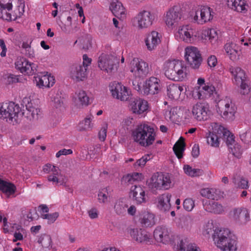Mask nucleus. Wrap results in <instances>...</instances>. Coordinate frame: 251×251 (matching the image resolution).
<instances>
[{
    "mask_svg": "<svg viewBox=\"0 0 251 251\" xmlns=\"http://www.w3.org/2000/svg\"><path fill=\"white\" fill-rule=\"evenodd\" d=\"M174 37L177 41L186 44H193L198 40L214 45L219 39L218 31L216 29L206 27L196 30L190 24L177 26L174 32Z\"/></svg>",
    "mask_w": 251,
    "mask_h": 251,
    "instance_id": "f257e3e1",
    "label": "nucleus"
},
{
    "mask_svg": "<svg viewBox=\"0 0 251 251\" xmlns=\"http://www.w3.org/2000/svg\"><path fill=\"white\" fill-rule=\"evenodd\" d=\"M164 75L169 79L177 82L185 81L188 75V69L184 62L179 59H169L163 64Z\"/></svg>",
    "mask_w": 251,
    "mask_h": 251,
    "instance_id": "f03ea898",
    "label": "nucleus"
},
{
    "mask_svg": "<svg viewBox=\"0 0 251 251\" xmlns=\"http://www.w3.org/2000/svg\"><path fill=\"white\" fill-rule=\"evenodd\" d=\"M215 245L222 251H236L237 240L235 236L227 229L217 228L212 236Z\"/></svg>",
    "mask_w": 251,
    "mask_h": 251,
    "instance_id": "7ed1b4c3",
    "label": "nucleus"
},
{
    "mask_svg": "<svg viewBox=\"0 0 251 251\" xmlns=\"http://www.w3.org/2000/svg\"><path fill=\"white\" fill-rule=\"evenodd\" d=\"M24 112L18 104L12 101L0 103V119L13 125L20 122Z\"/></svg>",
    "mask_w": 251,
    "mask_h": 251,
    "instance_id": "20e7f679",
    "label": "nucleus"
},
{
    "mask_svg": "<svg viewBox=\"0 0 251 251\" xmlns=\"http://www.w3.org/2000/svg\"><path fill=\"white\" fill-rule=\"evenodd\" d=\"M216 110L222 118L227 121L232 122L235 118L237 108L231 99L226 97L217 101Z\"/></svg>",
    "mask_w": 251,
    "mask_h": 251,
    "instance_id": "39448f33",
    "label": "nucleus"
},
{
    "mask_svg": "<svg viewBox=\"0 0 251 251\" xmlns=\"http://www.w3.org/2000/svg\"><path fill=\"white\" fill-rule=\"evenodd\" d=\"M155 20V14L150 10H143L139 11L131 20L132 27L138 30L150 28Z\"/></svg>",
    "mask_w": 251,
    "mask_h": 251,
    "instance_id": "423d86ee",
    "label": "nucleus"
},
{
    "mask_svg": "<svg viewBox=\"0 0 251 251\" xmlns=\"http://www.w3.org/2000/svg\"><path fill=\"white\" fill-rule=\"evenodd\" d=\"M213 13L210 7L199 5L192 9L190 12V17L193 23L203 25L212 20Z\"/></svg>",
    "mask_w": 251,
    "mask_h": 251,
    "instance_id": "0eeeda50",
    "label": "nucleus"
},
{
    "mask_svg": "<svg viewBox=\"0 0 251 251\" xmlns=\"http://www.w3.org/2000/svg\"><path fill=\"white\" fill-rule=\"evenodd\" d=\"M149 188L155 190H167L172 185L171 177L168 174L156 173L147 180Z\"/></svg>",
    "mask_w": 251,
    "mask_h": 251,
    "instance_id": "6e6552de",
    "label": "nucleus"
},
{
    "mask_svg": "<svg viewBox=\"0 0 251 251\" xmlns=\"http://www.w3.org/2000/svg\"><path fill=\"white\" fill-rule=\"evenodd\" d=\"M43 171L46 174H49L47 176V180L53 185H64L66 184L67 177L62 174L58 167L48 163L43 166Z\"/></svg>",
    "mask_w": 251,
    "mask_h": 251,
    "instance_id": "1a4fd4ad",
    "label": "nucleus"
},
{
    "mask_svg": "<svg viewBox=\"0 0 251 251\" xmlns=\"http://www.w3.org/2000/svg\"><path fill=\"white\" fill-rule=\"evenodd\" d=\"M119 58L112 55L101 54L99 57V68L108 74L116 71L119 67Z\"/></svg>",
    "mask_w": 251,
    "mask_h": 251,
    "instance_id": "9d476101",
    "label": "nucleus"
},
{
    "mask_svg": "<svg viewBox=\"0 0 251 251\" xmlns=\"http://www.w3.org/2000/svg\"><path fill=\"white\" fill-rule=\"evenodd\" d=\"M109 90L113 98L121 101L129 100L132 97L130 89L120 82H111L109 85Z\"/></svg>",
    "mask_w": 251,
    "mask_h": 251,
    "instance_id": "9b49d317",
    "label": "nucleus"
},
{
    "mask_svg": "<svg viewBox=\"0 0 251 251\" xmlns=\"http://www.w3.org/2000/svg\"><path fill=\"white\" fill-rule=\"evenodd\" d=\"M184 59L193 69H198L202 61L200 50L197 47L192 46H189L185 48Z\"/></svg>",
    "mask_w": 251,
    "mask_h": 251,
    "instance_id": "f8f14e48",
    "label": "nucleus"
},
{
    "mask_svg": "<svg viewBox=\"0 0 251 251\" xmlns=\"http://www.w3.org/2000/svg\"><path fill=\"white\" fill-rule=\"evenodd\" d=\"M129 69L135 78L144 77L150 72L148 63L138 58H134L130 62Z\"/></svg>",
    "mask_w": 251,
    "mask_h": 251,
    "instance_id": "ddd939ff",
    "label": "nucleus"
},
{
    "mask_svg": "<svg viewBox=\"0 0 251 251\" xmlns=\"http://www.w3.org/2000/svg\"><path fill=\"white\" fill-rule=\"evenodd\" d=\"M182 17L181 11L177 6H175L164 13L163 21L168 28L173 29L178 25Z\"/></svg>",
    "mask_w": 251,
    "mask_h": 251,
    "instance_id": "4468645a",
    "label": "nucleus"
},
{
    "mask_svg": "<svg viewBox=\"0 0 251 251\" xmlns=\"http://www.w3.org/2000/svg\"><path fill=\"white\" fill-rule=\"evenodd\" d=\"M192 115L198 122L205 121L210 119L212 111L207 103L198 102L192 107Z\"/></svg>",
    "mask_w": 251,
    "mask_h": 251,
    "instance_id": "2eb2a0df",
    "label": "nucleus"
},
{
    "mask_svg": "<svg viewBox=\"0 0 251 251\" xmlns=\"http://www.w3.org/2000/svg\"><path fill=\"white\" fill-rule=\"evenodd\" d=\"M209 129V134L207 136L208 144L213 147H218L220 136L226 133L225 128L218 123H211Z\"/></svg>",
    "mask_w": 251,
    "mask_h": 251,
    "instance_id": "dca6fc26",
    "label": "nucleus"
},
{
    "mask_svg": "<svg viewBox=\"0 0 251 251\" xmlns=\"http://www.w3.org/2000/svg\"><path fill=\"white\" fill-rule=\"evenodd\" d=\"M229 216L236 224L240 226L246 225L250 220L248 210L243 207L233 208L229 213Z\"/></svg>",
    "mask_w": 251,
    "mask_h": 251,
    "instance_id": "f3484780",
    "label": "nucleus"
},
{
    "mask_svg": "<svg viewBox=\"0 0 251 251\" xmlns=\"http://www.w3.org/2000/svg\"><path fill=\"white\" fill-rule=\"evenodd\" d=\"M162 88L161 80L157 77L151 76L145 81L142 92L145 95H154L159 93Z\"/></svg>",
    "mask_w": 251,
    "mask_h": 251,
    "instance_id": "a211bd4d",
    "label": "nucleus"
},
{
    "mask_svg": "<svg viewBox=\"0 0 251 251\" xmlns=\"http://www.w3.org/2000/svg\"><path fill=\"white\" fill-rule=\"evenodd\" d=\"M15 66L20 73L26 75H32L36 71V65L24 57H17Z\"/></svg>",
    "mask_w": 251,
    "mask_h": 251,
    "instance_id": "6ab92c4d",
    "label": "nucleus"
},
{
    "mask_svg": "<svg viewBox=\"0 0 251 251\" xmlns=\"http://www.w3.org/2000/svg\"><path fill=\"white\" fill-rule=\"evenodd\" d=\"M33 82L38 88L44 89L52 87L55 80L54 77L51 74L46 73L43 75L34 76Z\"/></svg>",
    "mask_w": 251,
    "mask_h": 251,
    "instance_id": "aec40b11",
    "label": "nucleus"
},
{
    "mask_svg": "<svg viewBox=\"0 0 251 251\" xmlns=\"http://www.w3.org/2000/svg\"><path fill=\"white\" fill-rule=\"evenodd\" d=\"M129 195L137 204L145 203L148 201L145 188L141 185L132 186L130 188Z\"/></svg>",
    "mask_w": 251,
    "mask_h": 251,
    "instance_id": "412c9836",
    "label": "nucleus"
},
{
    "mask_svg": "<svg viewBox=\"0 0 251 251\" xmlns=\"http://www.w3.org/2000/svg\"><path fill=\"white\" fill-rule=\"evenodd\" d=\"M172 195L171 193L165 192L157 196L154 203L158 209L162 212H168L171 208V200Z\"/></svg>",
    "mask_w": 251,
    "mask_h": 251,
    "instance_id": "4be33fe9",
    "label": "nucleus"
},
{
    "mask_svg": "<svg viewBox=\"0 0 251 251\" xmlns=\"http://www.w3.org/2000/svg\"><path fill=\"white\" fill-rule=\"evenodd\" d=\"M162 36L160 33L152 30L149 32L144 39L146 47L148 50L152 51L156 49L161 42Z\"/></svg>",
    "mask_w": 251,
    "mask_h": 251,
    "instance_id": "5701e85b",
    "label": "nucleus"
},
{
    "mask_svg": "<svg viewBox=\"0 0 251 251\" xmlns=\"http://www.w3.org/2000/svg\"><path fill=\"white\" fill-rule=\"evenodd\" d=\"M87 69L81 65H73L70 69V77L75 82L83 81L87 77Z\"/></svg>",
    "mask_w": 251,
    "mask_h": 251,
    "instance_id": "b1692460",
    "label": "nucleus"
},
{
    "mask_svg": "<svg viewBox=\"0 0 251 251\" xmlns=\"http://www.w3.org/2000/svg\"><path fill=\"white\" fill-rule=\"evenodd\" d=\"M129 107L130 110L134 114L141 115L146 112L149 107L147 101L145 100L136 98L130 101Z\"/></svg>",
    "mask_w": 251,
    "mask_h": 251,
    "instance_id": "393cba45",
    "label": "nucleus"
},
{
    "mask_svg": "<svg viewBox=\"0 0 251 251\" xmlns=\"http://www.w3.org/2000/svg\"><path fill=\"white\" fill-rule=\"evenodd\" d=\"M131 239L138 243H147L150 241L149 235L141 228H131L127 231Z\"/></svg>",
    "mask_w": 251,
    "mask_h": 251,
    "instance_id": "a878e982",
    "label": "nucleus"
},
{
    "mask_svg": "<svg viewBox=\"0 0 251 251\" xmlns=\"http://www.w3.org/2000/svg\"><path fill=\"white\" fill-rule=\"evenodd\" d=\"M153 236L158 242L168 244L172 240L171 231L165 226H157L153 232Z\"/></svg>",
    "mask_w": 251,
    "mask_h": 251,
    "instance_id": "bb28decb",
    "label": "nucleus"
},
{
    "mask_svg": "<svg viewBox=\"0 0 251 251\" xmlns=\"http://www.w3.org/2000/svg\"><path fill=\"white\" fill-rule=\"evenodd\" d=\"M184 86L176 84H170L167 88V95L168 97L171 100H182L184 96L181 94L184 91Z\"/></svg>",
    "mask_w": 251,
    "mask_h": 251,
    "instance_id": "cd10ccee",
    "label": "nucleus"
},
{
    "mask_svg": "<svg viewBox=\"0 0 251 251\" xmlns=\"http://www.w3.org/2000/svg\"><path fill=\"white\" fill-rule=\"evenodd\" d=\"M25 11H19V9L12 10L0 6V18L7 21H15L20 18L24 14Z\"/></svg>",
    "mask_w": 251,
    "mask_h": 251,
    "instance_id": "c85d7f7f",
    "label": "nucleus"
},
{
    "mask_svg": "<svg viewBox=\"0 0 251 251\" xmlns=\"http://www.w3.org/2000/svg\"><path fill=\"white\" fill-rule=\"evenodd\" d=\"M156 136L153 127L147 124L141 146L146 148L152 145L155 141Z\"/></svg>",
    "mask_w": 251,
    "mask_h": 251,
    "instance_id": "c756f323",
    "label": "nucleus"
},
{
    "mask_svg": "<svg viewBox=\"0 0 251 251\" xmlns=\"http://www.w3.org/2000/svg\"><path fill=\"white\" fill-rule=\"evenodd\" d=\"M227 4L231 10L242 13H246L249 8L246 0H227Z\"/></svg>",
    "mask_w": 251,
    "mask_h": 251,
    "instance_id": "7c9ffc66",
    "label": "nucleus"
},
{
    "mask_svg": "<svg viewBox=\"0 0 251 251\" xmlns=\"http://www.w3.org/2000/svg\"><path fill=\"white\" fill-rule=\"evenodd\" d=\"M139 222L143 227H151L155 224V215L149 211L142 212L139 217Z\"/></svg>",
    "mask_w": 251,
    "mask_h": 251,
    "instance_id": "2f4dec72",
    "label": "nucleus"
},
{
    "mask_svg": "<svg viewBox=\"0 0 251 251\" xmlns=\"http://www.w3.org/2000/svg\"><path fill=\"white\" fill-rule=\"evenodd\" d=\"M224 50L226 55L231 60L235 61L239 58L240 56L238 46L235 43H227L224 46Z\"/></svg>",
    "mask_w": 251,
    "mask_h": 251,
    "instance_id": "473e14b6",
    "label": "nucleus"
},
{
    "mask_svg": "<svg viewBox=\"0 0 251 251\" xmlns=\"http://www.w3.org/2000/svg\"><path fill=\"white\" fill-rule=\"evenodd\" d=\"M203 208L207 212L216 214H220L225 211L224 206L215 201H207L203 203Z\"/></svg>",
    "mask_w": 251,
    "mask_h": 251,
    "instance_id": "72a5a7b5",
    "label": "nucleus"
},
{
    "mask_svg": "<svg viewBox=\"0 0 251 251\" xmlns=\"http://www.w3.org/2000/svg\"><path fill=\"white\" fill-rule=\"evenodd\" d=\"M74 100L76 104L79 106H86L90 103L89 98L86 91L81 89L77 90L75 92Z\"/></svg>",
    "mask_w": 251,
    "mask_h": 251,
    "instance_id": "f704fd0d",
    "label": "nucleus"
},
{
    "mask_svg": "<svg viewBox=\"0 0 251 251\" xmlns=\"http://www.w3.org/2000/svg\"><path fill=\"white\" fill-rule=\"evenodd\" d=\"M0 6L7 9L12 10L19 9V11H25V1L24 0H0Z\"/></svg>",
    "mask_w": 251,
    "mask_h": 251,
    "instance_id": "c9c22d12",
    "label": "nucleus"
},
{
    "mask_svg": "<svg viewBox=\"0 0 251 251\" xmlns=\"http://www.w3.org/2000/svg\"><path fill=\"white\" fill-rule=\"evenodd\" d=\"M110 10L118 18L123 20L126 17V12L121 2L116 1L111 3Z\"/></svg>",
    "mask_w": 251,
    "mask_h": 251,
    "instance_id": "e433bc0d",
    "label": "nucleus"
},
{
    "mask_svg": "<svg viewBox=\"0 0 251 251\" xmlns=\"http://www.w3.org/2000/svg\"><path fill=\"white\" fill-rule=\"evenodd\" d=\"M146 126L147 124H141L132 131L131 137L133 140L140 146L142 144Z\"/></svg>",
    "mask_w": 251,
    "mask_h": 251,
    "instance_id": "4c0bfd02",
    "label": "nucleus"
},
{
    "mask_svg": "<svg viewBox=\"0 0 251 251\" xmlns=\"http://www.w3.org/2000/svg\"><path fill=\"white\" fill-rule=\"evenodd\" d=\"M24 102H27L25 107L28 112L27 114L30 115L33 120H38L41 113L40 109L36 107L29 98L25 99Z\"/></svg>",
    "mask_w": 251,
    "mask_h": 251,
    "instance_id": "58836bf2",
    "label": "nucleus"
},
{
    "mask_svg": "<svg viewBox=\"0 0 251 251\" xmlns=\"http://www.w3.org/2000/svg\"><path fill=\"white\" fill-rule=\"evenodd\" d=\"M94 117L92 114L88 115L77 126V129L79 131H88L93 129L94 126L93 123Z\"/></svg>",
    "mask_w": 251,
    "mask_h": 251,
    "instance_id": "ea45409f",
    "label": "nucleus"
},
{
    "mask_svg": "<svg viewBox=\"0 0 251 251\" xmlns=\"http://www.w3.org/2000/svg\"><path fill=\"white\" fill-rule=\"evenodd\" d=\"M229 70L233 77V81L237 85L245 81V73L240 68L231 67Z\"/></svg>",
    "mask_w": 251,
    "mask_h": 251,
    "instance_id": "a19ab883",
    "label": "nucleus"
},
{
    "mask_svg": "<svg viewBox=\"0 0 251 251\" xmlns=\"http://www.w3.org/2000/svg\"><path fill=\"white\" fill-rule=\"evenodd\" d=\"M0 191L10 197L15 194L16 187L13 183L0 178Z\"/></svg>",
    "mask_w": 251,
    "mask_h": 251,
    "instance_id": "79ce46f5",
    "label": "nucleus"
},
{
    "mask_svg": "<svg viewBox=\"0 0 251 251\" xmlns=\"http://www.w3.org/2000/svg\"><path fill=\"white\" fill-rule=\"evenodd\" d=\"M205 82L204 78L200 77L197 80V85L193 88L191 92L192 97L196 100L203 99L201 89V85Z\"/></svg>",
    "mask_w": 251,
    "mask_h": 251,
    "instance_id": "37998d69",
    "label": "nucleus"
},
{
    "mask_svg": "<svg viewBox=\"0 0 251 251\" xmlns=\"http://www.w3.org/2000/svg\"><path fill=\"white\" fill-rule=\"evenodd\" d=\"M110 192L108 187L100 189L98 193V201L100 204L107 203L110 199Z\"/></svg>",
    "mask_w": 251,
    "mask_h": 251,
    "instance_id": "c03bdc74",
    "label": "nucleus"
},
{
    "mask_svg": "<svg viewBox=\"0 0 251 251\" xmlns=\"http://www.w3.org/2000/svg\"><path fill=\"white\" fill-rule=\"evenodd\" d=\"M127 204L120 200H117L114 205L113 209L115 213L119 216H125L126 214Z\"/></svg>",
    "mask_w": 251,
    "mask_h": 251,
    "instance_id": "a18cd8bd",
    "label": "nucleus"
},
{
    "mask_svg": "<svg viewBox=\"0 0 251 251\" xmlns=\"http://www.w3.org/2000/svg\"><path fill=\"white\" fill-rule=\"evenodd\" d=\"M144 178V175L140 173H133L124 176L122 181L125 183H133L135 181H141Z\"/></svg>",
    "mask_w": 251,
    "mask_h": 251,
    "instance_id": "49530a36",
    "label": "nucleus"
},
{
    "mask_svg": "<svg viewBox=\"0 0 251 251\" xmlns=\"http://www.w3.org/2000/svg\"><path fill=\"white\" fill-rule=\"evenodd\" d=\"M15 227L16 231L13 234L14 238L13 242H16L18 241H22L26 235V231L25 229L19 225L14 224L13 227Z\"/></svg>",
    "mask_w": 251,
    "mask_h": 251,
    "instance_id": "de8ad7c7",
    "label": "nucleus"
},
{
    "mask_svg": "<svg viewBox=\"0 0 251 251\" xmlns=\"http://www.w3.org/2000/svg\"><path fill=\"white\" fill-rule=\"evenodd\" d=\"M185 150V144L184 139L180 137L176 143L173 147L174 151L178 159L183 157V153Z\"/></svg>",
    "mask_w": 251,
    "mask_h": 251,
    "instance_id": "09e8293b",
    "label": "nucleus"
},
{
    "mask_svg": "<svg viewBox=\"0 0 251 251\" xmlns=\"http://www.w3.org/2000/svg\"><path fill=\"white\" fill-rule=\"evenodd\" d=\"M183 170L186 175L191 177L199 176H202L203 174L202 170L193 168L191 166L187 164H185L183 166Z\"/></svg>",
    "mask_w": 251,
    "mask_h": 251,
    "instance_id": "8fccbe9b",
    "label": "nucleus"
},
{
    "mask_svg": "<svg viewBox=\"0 0 251 251\" xmlns=\"http://www.w3.org/2000/svg\"><path fill=\"white\" fill-rule=\"evenodd\" d=\"M201 86L203 99H206L210 97L214 93H215V88L210 83H205L204 82Z\"/></svg>",
    "mask_w": 251,
    "mask_h": 251,
    "instance_id": "3c124183",
    "label": "nucleus"
},
{
    "mask_svg": "<svg viewBox=\"0 0 251 251\" xmlns=\"http://www.w3.org/2000/svg\"><path fill=\"white\" fill-rule=\"evenodd\" d=\"M38 242L45 248L50 249L52 247L51 237L47 234L42 235L39 238Z\"/></svg>",
    "mask_w": 251,
    "mask_h": 251,
    "instance_id": "603ef678",
    "label": "nucleus"
},
{
    "mask_svg": "<svg viewBox=\"0 0 251 251\" xmlns=\"http://www.w3.org/2000/svg\"><path fill=\"white\" fill-rule=\"evenodd\" d=\"M216 191L217 190L215 188H205L200 190V194L203 197L214 200L216 198Z\"/></svg>",
    "mask_w": 251,
    "mask_h": 251,
    "instance_id": "864d4df0",
    "label": "nucleus"
},
{
    "mask_svg": "<svg viewBox=\"0 0 251 251\" xmlns=\"http://www.w3.org/2000/svg\"><path fill=\"white\" fill-rule=\"evenodd\" d=\"M59 216V213L58 212H54L52 213H42L41 214V217L47 220L49 224H51L54 223Z\"/></svg>",
    "mask_w": 251,
    "mask_h": 251,
    "instance_id": "5fc2aeb1",
    "label": "nucleus"
},
{
    "mask_svg": "<svg viewBox=\"0 0 251 251\" xmlns=\"http://www.w3.org/2000/svg\"><path fill=\"white\" fill-rule=\"evenodd\" d=\"M195 201L192 198H188L185 199L183 202L184 209L188 212L192 211L195 206Z\"/></svg>",
    "mask_w": 251,
    "mask_h": 251,
    "instance_id": "6e6d98bb",
    "label": "nucleus"
},
{
    "mask_svg": "<svg viewBox=\"0 0 251 251\" xmlns=\"http://www.w3.org/2000/svg\"><path fill=\"white\" fill-rule=\"evenodd\" d=\"M214 230V226L211 221H208L205 223L202 226L201 232L203 235H209Z\"/></svg>",
    "mask_w": 251,
    "mask_h": 251,
    "instance_id": "4d7b16f0",
    "label": "nucleus"
},
{
    "mask_svg": "<svg viewBox=\"0 0 251 251\" xmlns=\"http://www.w3.org/2000/svg\"><path fill=\"white\" fill-rule=\"evenodd\" d=\"M177 111V108L174 107L171 108L169 111H166L165 113L166 118L167 119H169L173 122L177 121L178 119Z\"/></svg>",
    "mask_w": 251,
    "mask_h": 251,
    "instance_id": "13d9d810",
    "label": "nucleus"
},
{
    "mask_svg": "<svg viewBox=\"0 0 251 251\" xmlns=\"http://www.w3.org/2000/svg\"><path fill=\"white\" fill-rule=\"evenodd\" d=\"M151 158V154H146L144 155L141 158L137 160L134 163V166L135 168L138 167H143L145 166L147 162Z\"/></svg>",
    "mask_w": 251,
    "mask_h": 251,
    "instance_id": "bf43d9fd",
    "label": "nucleus"
},
{
    "mask_svg": "<svg viewBox=\"0 0 251 251\" xmlns=\"http://www.w3.org/2000/svg\"><path fill=\"white\" fill-rule=\"evenodd\" d=\"M108 123L104 122L101 125V128L99 133V136L100 139L103 141L105 140L107 135V130L108 128Z\"/></svg>",
    "mask_w": 251,
    "mask_h": 251,
    "instance_id": "052dcab7",
    "label": "nucleus"
},
{
    "mask_svg": "<svg viewBox=\"0 0 251 251\" xmlns=\"http://www.w3.org/2000/svg\"><path fill=\"white\" fill-rule=\"evenodd\" d=\"M87 213L89 218L91 220L98 219L100 215V212L98 209L95 207H92L88 209Z\"/></svg>",
    "mask_w": 251,
    "mask_h": 251,
    "instance_id": "680f3d73",
    "label": "nucleus"
},
{
    "mask_svg": "<svg viewBox=\"0 0 251 251\" xmlns=\"http://www.w3.org/2000/svg\"><path fill=\"white\" fill-rule=\"evenodd\" d=\"M0 222L2 223V228L3 232L5 233H9L10 230V225L7 221V218L4 216L3 215L0 214Z\"/></svg>",
    "mask_w": 251,
    "mask_h": 251,
    "instance_id": "e2e57ef3",
    "label": "nucleus"
},
{
    "mask_svg": "<svg viewBox=\"0 0 251 251\" xmlns=\"http://www.w3.org/2000/svg\"><path fill=\"white\" fill-rule=\"evenodd\" d=\"M192 220L189 216H185L180 219L179 226L181 228H188L191 225Z\"/></svg>",
    "mask_w": 251,
    "mask_h": 251,
    "instance_id": "0e129e2a",
    "label": "nucleus"
},
{
    "mask_svg": "<svg viewBox=\"0 0 251 251\" xmlns=\"http://www.w3.org/2000/svg\"><path fill=\"white\" fill-rule=\"evenodd\" d=\"M233 182L237 187L242 189L247 188L248 187V181L242 178H238L237 180L234 178Z\"/></svg>",
    "mask_w": 251,
    "mask_h": 251,
    "instance_id": "69168bd1",
    "label": "nucleus"
},
{
    "mask_svg": "<svg viewBox=\"0 0 251 251\" xmlns=\"http://www.w3.org/2000/svg\"><path fill=\"white\" fill-rule=\"evenodd\" d=\"M51 101L53 102L54 106L56 108L60 106L63 102L62 99L59 95L55 94L52 96L51 98Z\"/></svg>",
    "mask_w": 251,
    "mask_h": 251,
    "instance_id": "338daca9",
    "label": "nucleus"
},
{
    "mask_svg": "<svg viewBox=\"0 0 251 251\" xmlns=\"http://www.w3.org/2000/svg\"><path fill=\"white\" fill-rule=\"evenodd\" d=\"M231 149V151L234 156L238 158H239L241 156L242 152V151L241 150V147L239 145L235 144L233 148Z\"/></svg>",
    "mask_w": 251,
    "mask_h": 251,
    "instance_id": "774afa93",
    "label": "nucleus"
}]
</instances>
